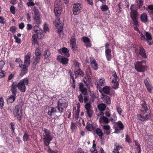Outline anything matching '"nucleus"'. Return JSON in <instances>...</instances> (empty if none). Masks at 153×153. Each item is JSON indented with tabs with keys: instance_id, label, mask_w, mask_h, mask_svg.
<instances>
[{
	"instance_id": "nucleus-55",
	"label": "nucleus",
	"mask_w": 153,
	"mask_h": 153,
	"mask_svg": "<svg viewBox=\"0 0 153 153\" xmlns=\"http://www.w3.org/2000/svg\"><path fill=\"white\" fill-rule=\"evenodd\" d=\"M23 140L24 141H26L28 140L29 139L28 136L26 133H25L23 137Z\"/></svg>"
},
{
	"instance_id": "nucleus-56",
	"label": "nucleus",
	"mask_w": 153,
	"mask_h": 153,
	"mask_svg": "<svg viewBox=\"0 0 153 153\" xmlns=\"http://www.w3.org/2000/svg\"><path fill=\"white\" fill-rule=\"evenodd\" d=\"M15 9L14 6H12L10 7V11L12 13L15 14Z\"/></svg>"
},
{
	"instance_id": "nucleus-36",
	"label": "nucleus",
	"mask_w": 153,
	"mask_h": 153,
	"mask_svg": "<svg viewBox=\"0 0 153 153\" xmlns=\"http://www.w3.org/2000/svg\"><path fill=\"white\" fill-rule=\"evenodd\" d=\"M36 33L37 35L38 39H41L44 37V35L41 31L37 30Z\"/></svg>"
},
{
	"instance_id": "nucleus-49",
	"label": "nucleus",
	"mask_w": 153,
	"mask_h": 153,
	"mask_svg": "<svg viewBox=\"0 0 153 153\" xmlns=\"http://www.w3.org/2000/svg\"><path fill=\"white\" fill-rule=\"evenodd\" d=\"M14 39H15L16 40V42L18 43V44L20 43L21 42V40L20 39L18 38V37L16 36V35H14Z\"/></svg>"
},
{
	"instance_id": "nucleus-14",
	"label": "nucleus",
	"mask_w": 153,
	"mask_h": 153,
	"mask_svg": "<svg viewBox=\"0 0 153 153\" xmlns=\"http://www.w3.org/2000/svg\"><path fill=\"white\" fill-rule=\"evenodd\" d=\"M143 102V103L140 104L141 108L140 110L142 113L145 114L148 111L149 108L146 103V102L145 101Z\"/></svg>"
},
{
	"instance_id": "nucleus-58",
	"label": "nucleus",
	"mask_w": 153,
	"mask_h": 153,
	"mask_svg": "<svg viewBox=\"0 0 153 153\" xmlns=\"http://www.w3.org/2000/svg\"><path fill=\"white\" fill-rule=\"evenodd\" d=\"M148 80H149V79L148 77H147L146 79H144V83L145 86L150 84L149 82H148Z\"/></svg>"
},
{
	"instance_id": "nucleus-31",
	"label": "nucleus",
	"mask_w": 153,
	"mask_h": 153,
	"mask_svg": "<svg viewBox=\"0 0 153 153\" xmlns=\"http://www.w3.org/2000/svg\"><path fill=\"white\" fill-rule=\"evenodd\" d=\"M41 60V57L35 56V57L33 60L32 65L35 67L39 63Z\"/></svg>"
},
{
	"instance_id": "nucleus-42",
	"label": "nucleus",
	"mask_w": 153,
	"mask_h": 153,
	"mask_svg": "<svg viewBox=\"0 0 153 153\" xmlns=\"http://www.w3.org/2000/svg\"><path fill=\"white\" fill-rule=\"evenodd\" d=\"M147 90L150 93H151L153 89V87L150 84L145 86Z\"/></svg>"
},
{
	"instance_id": "nucleus-53",
	"label": "nucleus",
	"mask_w": 153,
	"mask_h": 153,
	"mask_svg": "<svg viewBox=\"0 0 153 153\" xmlns=\"http://www.w3.org/2000/svg\"><path fill=\"white\" fill-rule=\"evenodd\" d=\"M79 91L83 89L84 88H86L84 87V85L82 83H80L79 84Z\"/></svg>"
},
{
	"instance_id": "nucleus-17",
	"label": "nucleus",
	"mask_w": 153,
	"mask_h": 153,
	"mask_svg": "<svg viewBox=\"0 0 153 153\" xmlns=\"http://www.w3.org/2000/svg\"><path fill=\"white\" fill-rule=\"evenodd\" d=\"M111 49H105V53L106 57L107 60L108 61H111L112 59V55L111 54Z\"/></svg>"
},
{
	"instance_id": "nucleus-46",
	"label": "nucleus",
	"mask_w": 153,
	"mask_h": 153,
	"mask_svg": "<svg viewBox=\"0 0 153 153\" xmlns=\"http://www.w3.org/2000/svg\"><path fill=\"white\" fill-rule=\"evenodd\" d=\"M15 62L19 63V67L21 66V65H23V62L19 58H16V59Z\"/></svg>"
},
{
	"instance_id": "nucleus-3",
	"label": "nucleus",
	"mask_w": 153,
	"mask_h": 153,
	"mask_svg": "<svg viewBox=\"0 0 153 153\" xmlns=\"http://www.w3.org/2000/svg\"><path fill=\"white\" fill-rule=\"evenodd\" d=\"M43 133V139L44 140V144L45 146H48L50 143V141L52 139V137L51 135L50 131L45 128H44Z\"/></svg>"
},
{
	"instance_id": "nucleus-7",
	"label": "nucleus",
	"mask_w": 153,
	"mask_h": 153,
	"mask_svg": "<svg viewBox=\"0 0 153 153\" xmlns=\"http://www.w3.org/2000/svg\"><path fill=\"white\" fill-rule=\"evenodd\" d=\"M54 12L56 17H59L61 12V3L60 0H56L54 2Z\"/></svg>"
},
{
	"instance_id": "nucleus-38",
	"label": "nucleus",
	"mask_w": 153,
	"mask_h": 153,
	"mask_svg": "<svg viewBox=\"0 0 153 153\" xmlns=\"http://www.w3.org/2000/svg\"><path fill=\"white\" fill-rule=\"evenodd\" d=\"M15 96H16L13 95L10 96L8 99V101L10 103L13 102L15 100Z\"/></svg>"
},
{
	"instance_id": "nucleus-9",
	"label": "nucleus",
	"mask_w": 153,
	"mask_h": 153,
	"mask_svg": "<svg viewBox=\"0 0 153 153\" xmlns=\"http://www.w3.org/2000/svg\"><path fill=\"white\" fill-rule=\"evenodd\" d=\"M53 24L56 27L58 33H59L61 32L62 30L63 25L62 22H61L60 19L58 18L53 22Z\"/></svg>"
},
{
	"instance_id": "nucleus-23",
	"label": "nucleus",
	"mask_w": 153,
	"mask_h": 153,
	"mask_svg": "<svg viewBox=\"0 0 153 153\" xmlns=\"http://www.w3.org/2000/svg\"><path fill=\"white\" fill-rule=\"evenodd\" d=\"M103 129L104 130V133L107 135H109L110 134V127L108 125H104L103 127Z\"/></svg>"
},
{
	"instance_id": "nucleus-43",
	"label": "nucleus",
	"mask_w": 153,
	"mask_h": 153,
	"mask_svg": "<svg viewBox=\"0 0 153 153\" xmlns=\"http://www.w3.org/2000/svg\"><path fill=\"white\" fill-rule=\"evenodd\" d=\"M125 141L127 143H131V140L130 137L128 134L126 135V138H125Z\"/></svg>"
},
{
	"instance_id": "nucleus-26",
	"label": "nucleus",
	"mask_w": 153,
	"mask_h": 153,
	"mask_svg": "<svg viewBox=\"0 0 153 153\" xmlns=\"http://www.w3.org/2000/svg\"><path fill=\"white\" fill-rule=\"evenodd\" d=\"M75 78H77L78 76H83L84 75V73L83 71L80 69H79L75 72Z\"/></svg>"
},
{
	"instance_id": "nucleus-57",
	"label": "nucleus",
	"mask_w": 153,
	"mask_h": 153,
	"mask_svg": "<svg viewBox=\"0 0 153 153\" xmlns=\"http://www.w3.org/2000/svg\"><path fill=\"white\" fill-rule=\"evenodd\" d=\"M5 65V62L2 60L0 61V70H1Z\"/></svg>"
},
{
	"instance_id": "nucleus-54",
	"label": "nucleus",
	"mask_w": 153,
	"mask_h": 153,
	"mask_svg": "<svg viewBox=\"0 0 153 153\" xmlns=\"http://www.w3.org/2000/svg\"><path fill=\"white\" fill-rule=\"evenodd\" d=\"M80 91L83 94L85 95H87L88 93L87 90L86 88H84L83 89Z\"/></svg>"
},
{
	"instance_id": "nucleus-27",
	"label": "nucleus",
	"mask_w": 153,
	"mask_h": 153,
	"mask_svg": "<svg viewBox=\"0 0 153 153\" xmlns=\"http://www.w3.org/2000/svg\"><path fill=\"white\" fill-rule=\"evenodd\" d=\"M99 122L100 123H104L105 124H108L109 123V120L105 117H101L99 119Z\"/></svg>"
},
{
	"instance_id": "nucleus-44",
	"label": "nucleus",
	"mask_w": 153,
	"mask_h": 153,
	"mask_svg": "<svg viewBox=\"0 0 153 153\" xmlns=\"http://www.w3.org/2000/svg\"><path fill=\"white\" fill-rule=\"evenodd\" d=\"M114 146L115 147V149L119 151L120 149H122V146L120 145L118 143H116L114 144Z\"/></svg>"
},
{
	"instance_id": "nucleus-4",
	"label": "nucleus",
	"mask_w": 153,
	"mask_h": 153,
	"mask_svg": "<svg viewBox=\"0 0 153 153\" xmlns=\"http://www.w3.org/2000/svg\"><path fill=\"white\" fill-rule=\"evenodd\" d=\"M133 6V5H131L130 7V9L131 10L130 13L131 18L133 22L134 25L136 26H137L139 25L137 21L138 12L137 10H134L132 8V7Z\"/></svg>"
},
{
	"instance_id": "nucleus-64",
	"label": "nucleus",
	"mask_w": 153,
	"mask_h": 153,
	"mask_svg": "<svg viewBox=\"0 0 153 153\" xmlns=\"http://www.w3.org/2000/svg\"><path fill=\"white\" fill-rule=\"evenodd\" d=\"M76 127L75 126V124L73 122L71 123V128L72 131L75 129Z\"/></svg>"
},
{
	"instance_id": "nucleus-30",
	"label": "nucleus",
	"mask_w": 153,
	"mask_h": 153,
	"mask_svg": "<svg viewBox=\"0 0 153 153\" xmlns=\"http://www.w3.org/2000/svg\"><path fill=\"white\" fill-rule=\"evenodd\" d=\"M135 2L137 4L136 7L137 9H140L143 5V0H135Z\"/></svg>"
},
{
	"instance_id": "nucleus-32",
	"label": "nucleus",
	"mask_w": 153,
	"mask_h": 153,
	"mask_svg": "<svg viewBox=\"0 0 153 153\" xmlns=\"http://www.w3.org/2000/svg\"><path fill=\"white\" fill-rule=\"evenodd\" d=\"M38 38L37 35L36 34H34L33 35L32 37V41L33 42V43L34 45L36 44L37 45H39V43L38 42L37 39Z\"/></svg>"
},
{
	"instance_id": "nucleus-47",
	"label": "nucleus",
	"mask_w": 153,
	"mask_h": 153,
	"mask_svg": "<svg viewBox=\"0 0 153 153\" xmlns=\"http://www.w3.org/2000/svg\"><path fill=\"white\" fill-rule=\"evenodd\" d=\"M50 54V51L48 50H45L44 54L45 59L47 58Z\"/></svg>"
},
{
	"instance_id": "nucleus-11",
	"label": "nucleus",
	"mask_w": 153,
	"mask_h": 153,
	"mask_svg": "<svg viewBox=\"0 0 153 153\" xmlns=\"http://www.w3.org/2000/svg\"><path fill=\"white\" fill-rule=\"evenodd\" d=\"M73 35L72 36L70 40V46L71 49L74 51H75L77 50V46L76 44V39L75 36Z\"/></svg>"
},
{
	"instance_id": "nucleus-59",
	"label": "nucleus",
	"mask_w": 153,
	"mask_h": 153,
	"mask_svg": "<svg viewBox=\"0 0 153 153\" xmlns=\"http://www.w3.org/2000/svg\"><path fill=\"white\" fill-rule=\"evenodd\" d=\"M4 104V101L2 97L0 98V106L2 107H3Z\"/></svg>"
},
{
	"instance_id": "nucleus-62",
	"label": "nucleus",
	"mask_w": 153,
	"mask_h": 153,
	"mask_svg": "<svg viewBox=\"0 0 153 153\" xmlns=\"http://www.w3.org/2000/svg\"><path fill=\"white\" fill-rule=\"evenodd\" d=\"M33 11L34 14V15L39 14L38 10L35 7L34 8Z\"/></svg>"
},
{
	"instance_id": "nucleus-33",
	"label": "nucleus",
	"mask_w": 153,
	"mask_h": 153,
	"mask_svg": "<svg viewBox=\"0 0 153 153\" xmlns=\"http://www.w3.org/2000/svg\"><path fill=\"white\" fill-rule=\"evenodd\" d=\"M34 19L37 24H39L40 23L41 19L40 14L35 15Z\"/></svg>"
},
{
	"instance_id": "nucleus-61",
	"label": "nucleus",
	"mask_w": 153,
	"mask_h": 153,
	"mask_svg": "<svg viewBox=\"0 0 153 153\" xmlns=\"http://www.w3.org/2000/svg\"><path fill=\"white\" fill-rule=\"evenodd\" d=\"M114 85L112 86V88L114 89H117L118 88L119 85V82H117L116 83H114Z\"/></svg>"
},
{
	"instance_id": "nucleus-60",
	"label": "nucleus",
	"mask_w": 153,
	"mask_h": 153,
	"mask_svg": "<svg viewBox=\"0 0 153 153\" xmlns=\"http://www.w3.org/2000/svg\"><path fill=\"white\" fill-rule=\"evenodd\" d=\"M78 98L79 99V101L80 102H83V98L81 94H80V95L78 96Z\"/></svg>"
},
{
	"instance_id": "nucleus-2",
	"label": "nucleus",
	"mask_w": 153,
	"mask_h": 153,
	"mask_svg": "<svg viewBox=\"0 0 153 153\" xmlns=\"http://www.w3.org/2000/svg\"><path fill=\"white\" fill-rule=\"evenodd\" d=\"M58 105L56 107H52L50 110L48 112V114L51 116L52 114L57 111V110L59 111L60 112H63L64 110H65L66 108L64 107L65 104L61 103L58 102Z\"/></svg>"
},
{
	"instance_id": "nucleus-63",
	"label": "nucleus",
	"mask_w": 153,
	"mask_h": 153,
	"mask_svg": "<svg viewBox=\"0 0 153 153\" xmlns=\"http://www.w3.org/2000/svg\"><path fill=\"white\" fill-rule=\"evenodd\" d=\"M112 74L114 78L117 79L118 78V76H117L116 72L115 71H114L112 72Z\"/></svg>"
},
{
	"instance_id": "nucleus-15",
	"label": "nucleus",
	"mask_w": 153,
	"mask_h": 153,
	"mask_svg": "<svg viewBox=\"0 0 153 153\" xmlns=\"http://www.w3.org/2000/svg\"><path fill=\"white\" fill-rule=\"evenodd\" d=\"M137 117L138 120L141 121H144L149 119L150 117V114H146L145 116H143L140 114H137Z\"/></svg>"
},
{
	"instance_id": "nucleus-37",
	"label": "nucleus",
	"mask_w": 153,
	"mask_h": 153,
	"mask_svg": "<svg viewBox=\"0 0 153 153\" xmlns=\"http://www.w3.org/2000/svg\"><path fill=\"white\" fill-rule=\"evenodd\" d=\"M93 111L91 109L86 110V112L88 117L91 118L93 113Z\"/></svg>"
},
{
	"instance_id": "nucleus-35",
	"label": "nucleus",
	"mask_w": 153,
	"mask_h": 153,
	"mask_svg": "<svg viewBox=\"0 0 153 153\" xmlns=\"http://www.w3.org/2000/svg\"><path fill=\"white\" fill-rule=\"evenodd\" d=\"M87 124L86 128L87 130L90 131H92L94 130V128L92 124L88 123H87Z\"/></svg>"
},
{
	"instance_id": "nucleus-10",
	"label": "nucleus",
	"mask_w": 153,
	"mask_h": 153,
	"mask_svg": "<svg viewBox=\"0 0 153 153\" xmlns=\"http://www.w3.org/2000/svg\"><path fill=\"white\" fill-rule=\"evenodd\" d=\"M82 10L81 4L78 3L74 4L73 8V13L74 15H77L79 14Z\"/></svg>"
},
{
	"instance_id": "nucleus-8",
	"label": "nucleus",
	"mask_w": 153,
	"mask_h": 153,
	"mask_svg": "<svg viewBox=\"0 0 153 153\" xmlns=\"http://www.w3.org/2000/svg\"><path fill=\"white\" fill-rule=\"evenodd\" d=\"M124 126L120 121H118L116 122L114 126L115 131L117 133L120 132V131L123 130L124 128Z\"/></svg>"
},
{
	"instance_id": "nucleus-5",
	"label": "nucleus",
	"mask_w": 153,
	"mask_h": 153,
	"mask_svg": "<svg viewBox=\"0 0 153 153\" xmlns=\"http://www.w3.org/2000/svg\"><path fill=\"white\" fill-rule=\"evenodd\" d=\"M29 83V79L27 78H25L21 79L17 85L18 89L22 92H24L26 91L25 85Z\"/></svg>"
},
{
	"instance_id": "nucleus-22",
	"label": "nucleus",
	"mask_w": 153,
	"mask_h": 153,
	"mask_svg": "<svg viewBox=\"0 0 153 153\" xmlns=\"http://www.w3.org/2000/svg\"><path fill=\"white\" fill-rule=\"evenodd\" d=\"M110 88L108 86H105L102 88V91L104 93L107 94L110 96L112 95L113 94L110 92Z\"/></svg>"
},
{
	"instance_id": "nucleus-50",
	"label": "nucleus",
	"mask_w": 153,
	"mask_h": 153,
	"mask_svg": "<svg viewBox=\"0 0 153 153\" xmlns=\"http://www.w3.org/2000/svg\"><path fill=\"white\" fill-rule=\"evenodd\" d=\"M82 40L84 42H90V39L87 37L85 36L82 37Z\"/></svg>"
},
{
	"instance_id": "nucleus-13",
	"label": "nucleus",
	"mask_w": 153,
	"mask_h": 153,
	"mask_svg": "<svg viewBox=\"0 0 153 153\" xmlns=\"http://www.w3.org/2000/svg\"><path fill=\"white\" fill-rule=\"evenodd\" d=\"M21 66L19 67L21 69V71L19 75L21 76H23L27 73L28 67L29 66L24 65H21Z\"/></svg>"
},
{
	"instance_id": "nucleus-18",
	"label": "nucleus",
	"mask_w": 153,
	"mask_h": 153,
	"mask_svg": "<svg viewBox=\"0 0 153 153\" xmlns=\"http://www.w3.org/2000/svg\"><path fill=\"white\" fill-rule=\"evenodd\" d=\"M138 54L144 58H146L147 57L145 50L142 46L139 47Z\"/></svg>"
},
{
	"instance_id": "nucleus-6",
	"label": "nucleus",
	"mask_w": 153,
	"mask_h": 153,
	"mask_svg": "<svg viewBox=\"0 0 153 153\" xmlns=\"http://www.w3.org/2000/svg\"><path fill=\"white\" fill-rule=\"evenodd\" d=\"M143 63V61H137L134 63V68L137 71L143 72L147 70V66Z\"/></svg>"
},
{
	"instance_id": "nucleus-21",
	"label": "nucleus",
	"mask_w": 153,
	"mask_h": 153,
	"mask_svg": "<svg viewBox=\"0 0 153 153\" xmlns=\"http://www.w3.org/2000/svg\"><path fill=\"white\" fill-rule=\"evenodd\" d=\"M17 86L16 85L13 84L11 86L10 90L12 93V94L16 96L17 93V90L16 89Z\"/></svg>"
},
{
	"instance_id": "nucleus-45",
	"label": "nucleus",
	"mask_w": 153,
	"mask_h": 153,
	"mask_svg": "<svg viewBox=\"0 0 153 153\" xmlns=\"http://www.w3.org/2000/svg\"><path fill=\"white\" fill-rule=\"evenodd\" d=\"M101 9L102 11H105L108 9V6L106 5H103L101 6Z\"/></svg>"
},
{
	"instance_id": "nucleus-52",
	"label": "nucleus",
	"mask_w": 153,
	"mask_h": 153,
	"mask_svg": "<svg viewBox=\"0 0 153 153\" xmlns=\"http://www.w3.org/2000/svg\"><path fill=\"white\" fill-rule=\"evenodd\" d=\"M116 109L117 110L119 114L120 115L121 114V113L122 112V109L120 108V107L119 106H117L116 107Z\"/></svg>"
},
{
	"instance_id": "nucleus-51",
	"label": "nucleus",
	"mask_w": 153,
	"mask_h": 153,
	"mask_svg": "<svg viewBox=\"0 0 153 153\" xmlns=\"http://www.w3.org/2000/svg\"><path fill=\"white\" fill-rule=\"evenodd\" d=\"M105 80L103 78H101L100 80L99 85L102 86L103 85V84L105 82Z\"/></svg>"
},
{
	"instance_id": "nucleus-48",
	"label": "nucleus",
	"mask_w": 153,
	"mask_h": 153,
	"mask_svg": "<svg viewBox=\"0 0 153 153\" xmlns=\"http://www.w3.org/2000/svg\"><path fill=\"white\" fill-rule=\"evenodd\" d=\"M105 101L106 103L108 104H111V101L110 100V97L107 96H105Z\"/></svg>"
},
{
	"instance_id": "nucleus-40",
	"label": "nucleus",
	"mask_w": 153,
	"mask_h": 153,
	"mask_svg": "<svg viewBox=\"0 0 153 153\" xmlns=\"http://www.w3.org/2000/svg\"><path fill=\"white\" fill-rule=\"evenodd\" d=\"M41 51L39 47L36 48L35 52V56H38L41 57Z\"/></svg>"
},
{
	"instance_id": "nucleus-12",
	"label": "nucleus",
	"mask_w": 153,
	"mask_h": 153,
	"mask_svg": "<svg viewBox=\"0 0 153 153\" xmlns=\"http://www.w3.org/2000/svg\"><path fill=\"white\" fill-rule=\"evenodd\" d=\"M31 53L28 52L25 56L24 61V64L23 65L29 66L30 64V60L31 58Z\"/></svg>"
},
{
	"instance_id": "nucleus-39",
	"label": "nucleus",
	"mask_w": 153,
	"mask_h": 153,
	"mask_svg": "<svg viewBox=\"0 0 153 153\" xmlns=\"http://www.w3.org/2000/svg\"><path fill=\"white\" fill-rule=\"evenodd\" d=\"M58 51L59 53L62 54V53H67V48L64 47L62 49H59Z\"/></svg>"
},
{
	"instance_id": "nucleus-19",
	"label": "nucleus",
	"mask_w": 153,
	"mask_h": 153,
	"mask_svg": "<svg viewBox=\"0 0 153 153\" xmlns=\"http://www.w3.org/2000/svg\"><path fill=\"white\" fill-rule=\"evenodd\" d=\"M146 38V41L150 45H151L152 44V39L151 35L150 33L147 32H146L145 34Z\"/></svg>"
},
{
	"instance_id": "nucleus-24",
	"label": "nucleus",
	"mask_w": 153,
	"mask_h": 153,
	"mask_svg": "<svg viewBox=\"0 0 153 153\" xmlns=\"http://www.w3.org/2000/svg\"><path fill=\"white\" fill-rule=\"evenodd\" d=\"M140 18L141 21L143 22L146 23L148 22V16L145 13L141 14Z\"/></svg>"
},
{
	"instance_id": "nucleus-41",
	"label": "nucleus",
	"mask_w": 153,
	"mask_h": 153,
	"mask_svg": "<svg viewBox=\"0 0 153 153\" xmlns=\"http://www.w3.org/2000/svg\"><path fill=\"white\" fill-rule=\"evenodd\" d=\"M91 105L90 102H86L85 105V108L86 110L91 109Z\"/></svg>"
},
{
	"instance_id": "nucleus-28",
	"label": "nucleus",
	"mask_w": 153,
	"mask_h": 153,
	"mask_svg": "<svg viewBox=\"0 0 153 153\" xmlns=\"http://www.w3.org/2000/svg\"><path fill=\"white\" fill-rule=\"evenodd\" d=\"M69 74L70 76V77L72 79L71 80V79L70 81L71 82V80H72V87L74 89H75V80L74 79V74L73 73L71 72V71H69Z\"/></svg>"
},
{
	"instance_id": "nucleus-25",
	"label": "nucleus",
	"mask_w": 153,
	"mask_h": 153,
	"mask_svg": "<svg viewBox=\"0 0 153 153\" xmlns=\"http://www.w3.org/2000/svg\"><path fill=\"white\" fill-rule=\"evenodd\" d=\"M95 132L96 134H97L99 137L100 139H102V136L103 135V134L102 130L100 128H97L95 129Z\"/></svg>"
},
{
	"instance_id": "nucleus-34",
	"label": "nucleus",
	"mask_w": 153,
	"mask_h": 153,
	"mask_svg": "<svg viewBox=\"0 0 153 153\" xmlns=\"http://www.w3.org/2000/svg\"><path fill=\"white\" fill-rule=\"evenodd\" d=\"M106 107V105L103 103L100 104L98 105V109L101 111H104Z\"/></svg>"
},
{
	"instance_id": "nucleus-16",
	"label": "nucleus",
	"mask_w": 153,
	"mask_h": 153,
	"mask_svg": "<svg viewBox=\"0 0 153 153\" xmlns=\"http://www.w3.org/2000/svg\"><path fill=\"white\" fill-rule=\"evenodd\" d=\"M57 60L63 64H67V58L64 56L59 55L57 57Z\"/></svg>"
},
{
	"instance_id": "nucleus-1",
	"label": "nucleus",
	"mask_w": 153,
	"mask_h": 153,
	"mask_svg": "<svg viewBox=\"0 0 153 153\" xmlns=\"http://www.w3.org/2000/svg\"><path fill=\"white\" fill-rule=\"evenodd\" d=\"M24 104V102L21 101L16 106L15 108L13 110V113L15 117H17L18 120L19 121L21 120V118L22 115V107Z\"/></svg>"
},
{
	"instance_id": "nucleus-20",
	"label": "nucleus",
	"mask_w": 153,
	"mask_h": 153,
	"mask_svg": "<svg viewBox=\"0 0 153 153\" xmlns=\"http://www.w3.org/2000/svg\"><path fill=\"white\" fill-rule=\"evenodd\" d=\"M91 81L90 76L88 74H86V76L83 78V82L87 86L91 83Z\"/></svg>"
},
{
	"instance_id": "nucleus-29",
	"label": "nucleus",
	"mask_w": 153,
	"mask_h": 153,
	"mask_svg": "<svg viewBox=\"0 0 153 153\" xmlns=\"http://www.w3.org/2000/svg\"><path fill=\"white\" fill-rule=\"evenodd\" d=\"M91 64L92 67L95 70H97L98 69L97 64L94 59H91Z\"/></svg>"
}]
</instances>
